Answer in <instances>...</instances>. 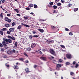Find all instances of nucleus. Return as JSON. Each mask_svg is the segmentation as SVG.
Returning <instances> with one entry per match:
<instances>
[{
	"instance_id": "obj_40",
	"label": "nucleus",
	"mask_w": 79,
	"mask_h": 79,
	"mask_svg": "<svg viewBox=\"0 0 79 79\" xmlns=\"http://www.w3.org/2000/svg\"><path fill=\"white\" fill-rule=\"evenodd\" d=\"M53 13H57V12H56V10H53Z\"/></svg>"
},
{
	"instance_id": "obj_55",
	"label": "nucleus",
	"mask_w": 79,
	"mask_h": 79,
	"mask_svg": "<svg viewBox=\"0 0 79 79\" xmlns=\"http://www.w3.org/2000/svg\"><path fill=\"white\" fill-rule=\"evenodd\" d=\"M69 35H73V33L72 32H70L69 33Z\"/></svg>"
},
{
	"instance_id": "obj_19",
	"label": "nucleus",
	"mask_w": 79,
	"mask_h": 79,
	"mask_svg": "<svg viewBox=\"0 0 79 79\" xmlns=\"http://www.w3.org/2000/svg\"><path fill=\"white\" fill-rule=\"evenodd\" d=\"M27 51H28V52H30V51L31 50V48L30 47L28 48H27Z\"/></svg>"
},
{
	"instance_id": "obj_43",
	"label": "nucleus",
	"mask_w": 79,
	"mask_h": 79,
	"mask_svg": "<svg viewBox=\"0 0 79 79\" xmlns=\"http://www.w3.org/2000/svg\"><path fill=\"white\" fill-rule=\"evenodd\" d=\"M33 37H36V38H37L38 37V35H34L33 36Z\"/></svg>"
},
{
	"instance_id": "obj_17",
	"label": "nucleus",
	"mask_w": 79,
	"mask_h": 79,
	"mask_svg": "<svg viewBox=\"0 0 79 79\" xmlns=\"http://www.w3.org/2000/svg\"><path fill=\"white\" fill-rule=\"evenodd\" d=\"M14 45H15V47H18V42H15V43Z\"/></svg>"
},
{
	"instance_id": "obj_45",
	"label": "nucleus",
	"mask_w": 79,
	"mask_h": 79,
	"mask_svg": "<svg viewBox=\"0 0 79 79\" xmlns=\"http://www.w3.org/2000/svg\"><path fill=\"white\" fill-rule=\"evenodd\" d=\"M7 64H8L7 63H6V64L5 65L6 66H7V68H8L10 66V65Z\"/></svg>"
},
{
	"instance_id": "obj_21",
	"label": "nucleus",
	"mask_w": 79,
	"mask_h": 79,
	"mask_svg": "<svg viewBox=\"0 0 79 79\" xmlns=\"http://www.w3.org/2000/svg\"><path fill=\"white\" fill-rule=\"evenodd\" d=\"M39 31L40 32H43L44 31L42 29H39Z\"/></svg>"
},
{
	"instance_id": "obj_10",
	"label": "nucleus",
	"mask_w": 79,
	"mask_h": 79,
	"mask_svg": "<svg viewBox=\"0 0 79 79\" xmlns=\"http://www.w3.org/2000/svg\"><path fill=\"white\" fill-rule=\"evenodd\" d=\"M13 67L15 69H19V67H18V66L17 65H15Z\"/></svg>"
},
{
	"instance_id": "obj_58",
	"label": "nucleus",
	"mask_w": 79,
	"mask_h": 79,
	"mask_svg": "<svg viewBox=\"0 0 79 79\" xmlns=\"http://www.w3.org/2000/svg\"><path fill=\"white\" fill-rule=\"evenodd\" d=\"M7 16H11V15L9 14H7Z\"/></svg>"
},
{
	"instance_id": "obj_16",
	"label": "nucleus",
	"mask_w": 79,
	"mask_h": 79,
	"mask_svg": "<svg viewBox=\"0 0 79 79\" xmlns=\"http://www.w3.org/2000/svg\"><path fill=\"white\" fill-rule=\"evenodd\" d=\"M24 60V59L23 58H19V61H23Z\"/></svg>"
},
{
	"instance_id": "obj_39",
	"label": "nucleus",
	"mask_w": 79,
	"mask_h": 79,
	"mask_svg": "<svg viewBox=\"0 0 79 79\" xmlns=\"http://www.w3.org/2000/svg\"><path fill=\"white\" fill-rule=\"evenodd\" d=\"M24 55L26 56H27V57H28V56L27 55V54L26 53V52L24 53Z\"/></svg>"
},
{
	"instance_id": "obj_48",
	"label": "nucleus",
	"mask_w": 79,
	"mask_h": 79,
	"mask_svg": "<svg viewBox=\"0 0 79 79\" xmlns=\"http://www.w3.org/2000/svg\"><path fill=\"white\" fill-rule=\"evenodd\" d=\"M15 64H16V65H20V63L17 62Z\"/></svg>"
},
{
	"instance_id": "obj_41",
	"label": "nucleus",
	"mask_w": 79,
	"mask_h": 79,
	"mask_svg": "<svg viewBox=\"0 0 79 79\" xmlns=\"http://www.w3.org/2000/svg\"><path fill=\"white\" fill-rule=\"evenodd\" d=\"M49 4L50 5L52 6V5H53V2H50Z\"/></svg>"
},
{
	"instance_id": "obj_56",
	"label": "nucleus",
	"mask_w": 79,
	"mask_h": 79,
	"mask_svg": "<svg viewBox=\"0 0 79 79\" xmlns=\"http://www.w3.org/2000/svg\"><path fill=\"white\" fill-rule=\"evenodd\" d=\"M25 62L26 63H29V61H28V60H25Z\"/></svg>"
},
{
	"instance_id": "obj_13",
	"label": "nucleus",
	"mask_w": 79,
	"mask_h": 79,
	"mask_svg": "<svg viewBox=\"0 0 79 79\" xmlns=\"http://www.w3.org/2000/svg\"><path fill=\"white\" fill-rule=\"evenodd\" d=\"M40 58L41 60H47L46 57H41Z\"/></svg>"
},
{
	"instance_id": "obj_7",
	"label": "nucleus",
	"mask_w": 79,
	"mask_h": 79,
	"mask_svg": "<svg viewBox=\"0 0 79 79\" xmlns=\"http://www.w3.org/2000/svg\"><path fill=\"white\" fill-rule=\"evenodd\" d=\"M15 28H10L9 29V31L10 32H13L14 31H15Z\"/></svg>"
},
{
	"instance_id": "obj_24",
	"label": "nucleus",
	"mask_w": 79,
	"mask_h": 79,
	"mask_svg": "<svg viewBox=\"0 0 79 79\" xmlns=\"http://www.w3.org/2000/svg\"><path fill=\"white\" fill-rule=\"evenodd\" d=\"M74 72H70V75L71 76H73V75H74Z\"/></svg>"
},
{
	"instance_id": "obj_6",
	"label": "nucleus",
	"mask_w": 79,
	"mask_h": 79,
	"mask_svg": "<svg viewBox=\"0 0 79 79\" xmlns=\"http://www.w3.org/2000/svg\"><path fill=\"white\" fill-rule=\"evenodd\" d=\"M25 73H26V74H28L29 73L31 72V71H29V69L28 68L26 69H25Z\"/></svg>"
},
{
	"instance_id": "obj_57",
	"label": "nucleus",
	"mask_w": 79,
	"mask_h": 79,
	"mask_svg": "<svg viewBox=\"0 0 79 79\" xmlns=\"http://www.w3.org/2000/svg\"><path fill=\"white\" fill-rule=\"evenodd\" d=\"M1 1L2 2V3H5V0H1Z\"/></svg>"
},
{
	"instance_id": "obj_12",
	"label": "nucleus",
	"mask_w": 79,
	"mask_h": 79,
	"mask_svg": "<svg viewBox=\"0 0 79 79\" xmlns=\"http://www.w3.org/2000/svg\"><path fill=\"white\" fill-rule=\"evenodd\" d=\"M21 24L22 25H23L24 26H25L26 27H29V25H26V24H24V23H22Z\"/></svg>"
},
{
	"instance_id": "obj_35",
	"label": "nucleus",
	"mask_w": 79,
	"mask_h": 79,
	"mask_svg": "<svg viewBox=\"0 0 79 79\" xmlns=\"http://www.w3.org/2000/svg\"><path fill=\"white\" fill-rule=\"evenodd\" d=\"M53 8H54V9H56V8H57V6H56L54 5L53 6Z\"/></svg>"
},
{
	"instance_id": "obj_28",
	"label": "nucleus",
	"mask_w": 79,
	"mask_h": 79,
	"mask_svg": "<svg viewBox=\"0 0 79 79\" xmlns=\"http://www.w3.org/2000/svg\"><path fill=\"white\" fill-rule=\"evenodd\" d=\"M24 18L25 20H26V19H28V17L24 16Z\"/></svg>"
},
{
	"instance_id": "obj_3",
	"label": "nucleus",
	"mask_w": 79,
	"mask_h": 79,
	"mask_svg": "<svg viewBox=\"0 0 79 79\" xmlns=\"http://www.w3.org/2000/svg\"><path fill=\"white\" fill-rule=\"evenodd\" d=\"M61 66H62V65H61V64H56V69H57L58 70H60V68L61 67Z\"/></svg>"
},
{
	"instance_id": "obj_8",
	"label": "nucleus",
	"mask_w": 79,
	"mask_h": 79,
	"mask_svg": "<svg viewBox=\"0 0 79 79\" xmlns=\"http://www.w3.org/2000/svg\"><path fill=\"white\" fill-rule=\"evenodd\" d=\"M51 29L52 31H55L56 28V27H55L52 26L51 27Z\"/></svg>"
},
{
	"instance_id": "obj_38",
	"label": "nucleus",
	"mask_w": 79,
	"mask_h": 79,
	"mask_svg": "<svg viewBox=\"0 0 79 79\" xmlns=\"http://www.w3.org/2000/svg\"><path fill=\"white\" fill-rule=\"evenodd\" d=\"M15 22H13L12 23V26H15Z\"/></svg>"
},
{
	"instance_id": "obj_27",
	"label": "nucleus",
	"mask_w": 79,
	"mask_h": 79,
	"mask_svg": "<svg viewBox=\"0 0 79 79\" xmlns=\"http://www.w3.org/2000/svg\"><path fill=\"white\" fill-rule=\"evenodd\" d=\"M29 6L30 8H31L32 7H33L34 5H33L32 4H30Z\"/></svg>"
},
{
	"instance_id": "obj_37",
	"label": "nucleus",
	"mask_w": 79,
	"mask_h": 79,
	"mask_svg": "<svg viewBox=\"0 0 79 79\" xmlns=\"http://www.w3.org/2000/svg\"><path fill=\"white\" fill-rule=\"evenodd\" d=\"M0 16L1 17V18H3V13H2L1 14Z\"/></svg>"
},
{
	"instance_id": "obj_64",
	"label": "nucleus",
	"mask_w": 79,
	"mask_h": 79,
	"mask_svg": "<svg viewBox=\"0 0 79 79\" xmlns=\"http://www.w3.org/2000/svg\"><path fill=\"white\" fill-rule=\"evenodd\" d=\"M61 2L62 3H63L64 2V1H63V0H61Z\"/></svg>"
},
{
	"instance_id": "obj_5",
	"label": "nucleus",
	"mask_w": 79,
	"mask_h": 79,
	"mask_svg": "<svg viewBox=\"0 0 79 79\" xmlns=\"http://www.w3.org/2000/svg\"><path fill=\"white\" fill-rule=\"evenodd\" d=\"M66 56L68 59H70L72 58V56H71V54H66Z\"/></svg>"
},
{
	"instance_id": "obj_49",
	"label": "nucleus",
	"mask_w": 79,
	"mask_h": 79,
	"mask_svg": "<svg viewBox=\"0 0 79 79\" xmlns=\"http://www.w3.org/2000/svg\"><path fill=\"white\" fill-rule=\"evenodd\" d=\"M37 66H38V65H34L33 67H34V68H37Z\"/></svg>"
},
{
	"instance_id": "obj_42",
	"label": "nucleus",
	"mask_w": 79,
	"mask_h": 79,
	"mask_svg": "<svg viewBox=\"0 0 79 79\" xmlns=\"http://www.w3.org/2000/svg\"><path fill=\"white\" fill-rule=\"evenodd\" d=\"M65 64H66V65H69V64H70V63H69V62H67Z\"/></svg>"
},
{
	"instance_id": "obj_1",
	"label": "nucleus",
	"mask_w": 79,
	"mask_h": 79,
	"mask_svg": "<svg viewBox=\"0 0 79 79\" xmlns=\"http://www.w3.org/2000/svg\"><path fill=\"white\" fill-rule=\"evenodd\" d=\"M3 40L5 41L6 44H11L12 42V41L10 39H8L6 38H3Z\"/></svg>"
},
{
	"instance_id": "obj_18",
	"label": "nucleus",
	"mask_w": 79,
	"mask_h": 79,
	"mask_svg": "<svg viewBox=\"0 0 79 79\" xmlns=\"http://www.w3.org/2000/svg\"><path fill=\"white\" fill-rule=\"evenodd\" d=\"M58 63H62L63 62V60L61 59L59 60L57 62Z\"/></svg>"
},
{
	"instance_id": "obj_54",
	"label": "nucleus",
	"mask_w": 79,
	"mask_h": 79,
	"mask_svg": "<svg viewBox=\"0 0 79 79\" xmlns=\"http://www.w3.org/2000/svg\"><path fill=\"white\" fill-rule=\"evenodd\" d=\"M60 1V0H55V2L56 3H58Z\"/></svg>"
},
{
	"instance_id": "obj_26",
	"label": "nucleus",
	"mask_w": 79,
	"mask_h": 79,
	"mask_svg": "<svg viewBox=\"0 0 79 79\" xmlns=\"http://www.w3.org/2000/svg\"><path fill=\"white\" fill-rule=\"evenodd\" d=\"M79 66V64H76V65L75 66V68H77Z\"/></svg>"
},
{
	"instance_id": "obj_60",
	"label": "nucleus",
	"mask_w": 79,
	"mask_h": 79,
	"mask_svg": "<svg viewBox=\"0 0 79 79\" xmlns=\"http://www.w3.org/2000/svg\"><path fill=\"white\" fill-rule=\"evenodd\" d=\"M47 42H48V43H51V41H50L48 40L47 41Z\"/></svg>"
},
{
	"instance_id": "obj_4",
	"label": "nucleus",
	"mask_w": 79,
	"mask_h": 79,
	"mask_svg": "<svg viewBox=\"0 0 79 79\" xmlns=\"http://www.w3.org/2000/svg\"><path fill=\"white\" fill-rule=\"evenodd\" d=\"M4 19L6 21L7 23H10L11 22V20L10 19H9L8 18L6 17Z\"/></svg>"
},
{
	"instance_id": "obj_34",
	"label": "nucleus",
	"mask_w": 79,
	"mask_h": 79,
	"mask_svg": "<svg viewBox=\"0 0 79 79\" xmlns=\"http://www.w3.org/2000/svg\"><path fill=\"white\" fill-rule=\"evenodd\" d=\"M53 62L54 63H55V64H56V60H53Z\"/></svg>"
},
{
	"instance_id": "obj_11",
	"label": "nucleus",
	"mask_w": 79,
	"mask_h": 79,
	"mask_svg": "<svg viewBox=\"0 0 79 79\" xmlns=\"http://www.w3.org/2000/svg\"><path fill=\"white\" fill-rule=\"evenodd\" d=\"M36 44L35 43H32V44L31 45V47L32 48H34V47H36Z\"/></svg>"
},
{
	"instance_id": "obj_15",
	"label": "nucleus",
	"mask_w": 79,
	"mask_h": 79,
	"mask_svg": "<svg viewBox=\"0 0 79 79\" xmlns=\"http://www.w3.org/2000/svg\"><path fill=\"white\" fill-rule=\"evenodd\" d=\"M2 44L4 45V46H5V47H6V46H7V45L6 44V42L5 41H3L2 42Z\"/></svg>"
},
{
	"instance_id": "obj_30",
	"label": "nucleus",
	"mask_w": 79,
	"mask_h": 79,
	"mask_svg": "<svg viewBox=\"0 0 79 79\" xmlns=\"http://www.w3.org/2000/svg\"><path fill=\"white\" fill-rule=\"evenodd\" d=\"M14 10L16 12V13H19V11L18 10L16 9H14Z\"/></svg>"
},
{
	"instance_id": "obj_9",
	"label": "nucleus",
	"mask_w": 79,
	"mask_h": 79,
	"mask_svg": "<svg viewBox=\"0 0 79 79\" xmlns=\"http://www.w3.org/2000/svg\"><path fill=\"white\" fill-rule=\"evenodd\" d=\"M10 53L12 54L15 53H16V51L15 49H13L10 51Z\"/></svg>"
},
{
	"instance_id": "obj_62",
	"label": "nucleus",
	"mask_w": 79,
	"mask_h": 79,
	"mask_svg": "<svg viewBox=\"0 0 79 79\" xmlns=\"http://www.w3.org/2000/svg\"><path fill=\"white\" fill-rule=\"evenodd\" d=\"M72 6V5H71V4H69V7H70V6Z\"/></svg>"
},
{
	"instance_id": "obj_22",
	"label": "nucleus",
	"mask_w": 79,
	"mask_h": 79,
	"mask_svg": "<svg viewBox=\"0 0 79 79\" xmlns=\"http://www.w3.org/2000/svg\"><path fill=\"white\" fill-rule=\"evenodd\" d=\"M22 27H21V26L19 25L17 29L18 28V29H21V28Z\"/></svg>"
},
{
	"instance_id": "obj_47",
	"label": "nucleus",
	"mask_w": 79,
	"mask_h": 79,
	"mask_svg": "<svg viewBox=\"0 0 79 79\" xmlns=\"http://www.w3.org/2000/svg\"><path fill=\"white\" fill-rule=\"evenodd\" d=\"M48 6L49 8H52V6H51L50 5H48Z\"/></svg>"
},
{
	"instance_id": "obj_33",
	"label": "nucleus",
	"mask_w": 79,
	"mask_h": 79,
	"mask_svg": "<svg viewBox=\"0 0 79 79\" xmlns=\"http://www.w3.org/2000/svg\"><path fill=\"white\" fill-rule=\"evenodd\" d=\"M12 40H15V39H16V38L15 37H13V36H12L11 37V39Z\"/></svg>"
},
{
	"instance_id": "obj_50",
	"label": "nucleus",
	"mask_w": 79,
	"mask_h": 79,
	"mask_svg": "<svg viewBox=\"0 0 79 79\" xmlns=\"http://www.w3.org/2000/svg\"><path fill=\"white\" fill-rule=\"evenodd\" d=\"M1 50L2 52H4V48H1Z\"/></svg>"
},
{
	"instance_id": "obj_2",
	"label": "nucleus",
	"mask_w": 79,
	"mask_h": 79,
	"mask_svg": "<svg viewBox=\"0 0 79 79\" xmlns=\"http://www.w3.org/2000/svg\"><path fill=\"white\" fill-rule=\"evenodd\" d=\"M50 52L51 54L54 55V56H56V53L52 49H49Z\"/></svg>"
},
{
	"instance_id": "obj_61",
	"label": "nucleus",
	"mask_w": 79,
	"mask_h": 79,
	"mask_svg": "<svg viewBox=\"0 0 79 79\" xmlns=\"http://www.w3.org/2000/svg\"><path fill=\"white\" fill-rule=\"evenodd\" d=\"M76 64V61H74L73 63V64Z\"/></svg>"
},
{
	"instance_id": "obj_52",
	"label": "nucleus",
	"mask_w": 79,
	"mask_h": 79,
	"mask_svg": "<svg viewBox=\"0 0 79 79\" xmlns=\"http://www.w3.org/2000/svg\"><path fill=\"white\" fill-rule=\"evenodd\" d=\"M8 57V56H7L5 55L3 56V58H7Z\"/></svg>"
},
{
	"instance_id": "obj_63",
	"label": "nucleus",
	"mask_w": 79,
	"mask_h": 79,
	"mask_svg": "<svg viewBox=\"0 0 79 79\" xmlns=\"http://www.w3.org/2000/svg\"><path fill=\"white\" fill-rule=\"evenodd\" d=\"M17 16H19V17L21 16V15H20V14H17Z\"/></svg>"
},
{
	"instance_id": "obj_32",
	"label": "nucleus",
	"mask_w": 79,
	"mask_h": 79,
	"mask_svg": "<svg viewBox=\"0 0 79 79\" xmlns=\"http://www.w3.org/2000/svg\"><path fill=\"white\" fill-rule=\"evenodd\" d=\"M60 46L61 47H62V48H65V47L64 45H60Z\"/></svg>"
},
{
	"instance_id": "obj_44",
	"label": "nucleus",
	"mask_w": 79,
	"mask_h": 79,
	"mask_svg": "<svg viewBox=\"0 0 79 79\" xmlns=\"http://www.w3.org/2000/svg\"><path fill=\"white\" fill-rule=\"evenodd\" d=\"M10 32H11L10 31H7V33L8 34H11Z\"/></svg>"
},
{
	"instance_id": "obj_14",
	"label": "nucleus",
	"mask_w": 79,
	"mask_h": 79,
	"mask_svg": "<svg viewBox=\"0 0 79 79\" xmlns=\"http://www.w3.org/2000/svg\"><path fill=\"white\" fill-rule=\"evenodd\" d=\"M10 24H6L5 25V27H10Z\"/></svg>"
},
{
	"instance_id": "obj_59",
	"label": "nucleus",
	"mask_w": 79,
	"mask_h": 79,
	"mask_svg": "<svg viewBox=\"0 0 79 79\" xmlns=\"http://www.w3.org/2000/svg\"><path fill=\"white\" fill-rule=\"evenodd\" d=\"M26 10H30V8L29 7H27L26 8Z\"/></svg>"
},
{
	"instance_id": "obj_51",
	"label": "nucleus",
	"mask_w": 79,
	"mask_h": 79,
	"mask_svg": "<svg viewBox=\"0 0 79 79\" xmlns=\"http://www.w3.org/2000/svg\"><path fill=\"white\" fill-rule=\"evenodd\" d=\"M11 37H12L10 36V35H8V39H11Z\"/></svg>"
},
{
	"instance_id": "obj_36",
	"label": "nucleus",
	"mask_w": 79,
	"mask_h": 79,
	"mask_svg": "<svg viewBox=\"0 0 79 79\" xmlns=\"http://www.w3.org/2000/svg\"><path fill=\"white\" fill-rule=\"evenodd\" d=\"M0 33L1 35H3V32L2 31H0Z\"/></svg>"
},
{
	"instance_id": "obj_31",
	"label": "nucleus",
	"mask_w": 79,
	"mask_h": 79,
	"mask_svg": "<svg viewBox=\"0 0 79 79\" xmlns=\"http://www.w3.org/2000/svg\"><path fill=\"white\" fill-rule=\"evenodd\" d=\"M34 8H37V6L36 5L34 4Z\"/></svg>"
},
{
	"instance_id": "obj_20",
	"label": "nucleus",
	"mask_w": 79,
	"mask_h": 79,
	"mask_svg": "<svg viewBox=\"0 0 79 79\" xmlns=\"http://www.w3.org/2000/svg\"><path fill=\"white\" fill-rule=\"evenodd\" d=\"M6 30H8V29H6V28H4L1 30L2 31H6Z\"/></svg>"
},
{
	"instance_id": "obj_53",
	"label": "nucleus",
	"mask_w": 79,
	"mask_h": 79,
	"mask_svg": "<svg viewBox=\"0 0 79 79\" xmlns=\"http://www.w3.org/2000/svg\"><path fill=\"white\" fill-rule=\"evenodd\" d=\"M3 44H2L0 43V47H3Z\"/></svg>"
},
{
	"instance_id": "obj_25",
	"label": "nucleus",
	"mask_w": 79,
	"mask_h": 79,
	"mask_svg": "<svg viewBox=\"0 0 79 79\" xmlns=\"http://www.w3.org/2000/svg\"><path fill=\"white\" fill-rule=\"evenodd\" d=\"M73 10L75 12L77 11L78 10V8H75Z\"/></svg>"
},
{
	"instance_id": "obj_23",
	"label": "nucleus",
	"mask_w": 79,
	"mask_h": 79,
	"mask_svg": "<svg viewBox=\"0 0 79 79\" xmlns=\"http://www.w3.org/2000/svg\"><path fill=\"white\" fill-rule=\"evenodd\" d=\"M33 37V36H32V35H29V39H32Z\"/></svg>"
},
{
	"instance_id": "obj_46",
	"label": "nucleus",
	"mask_w": 79,
	"mask_h": 79,
	"mask_svg": "<svg viewBox=\"0 0 79 79\" xmlns=\"http://www.w3.org/2000/svg\"><path fill=\"white\" fill-rule=\"evenodd\" d=\"M65 30L66 31H69V29H68V28H65Z\"/></svg>"
},
{
	"instance_id": "obj_29",
	"label": "nucleus",
	"mask_w": 79,
	"mask_h": 79,
	"mask_svg": "<svg viewBox=\"0 0 79 79\" xmlns=\"http://www.w3.org/2000/svg\"><path fill=\"white\" fill-rule=\"evenodd\" d=\"M57 5L58 6H61V4L60 2H58L57 4Z\"/></svg>"
}]
</instances>
